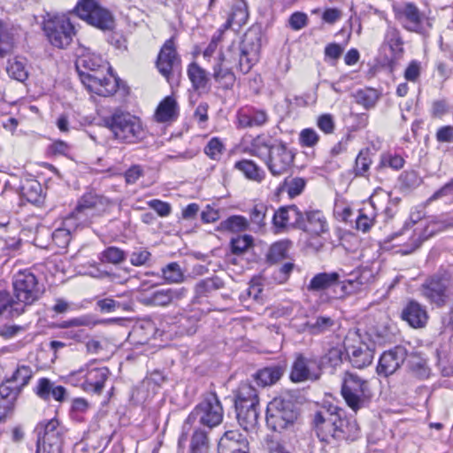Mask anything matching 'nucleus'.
<instances>
[{
	"mask_svg": "<svg viewBox=\"0 0 453 453\" xmlns=\"http://www.w3.org/2000/svg\"><path fill=\"white\" fill-rule=\"evenodd\" d=\"M75 66L81 82L91 93L110 96L117 91L118 81L109 73L108 63L90 49H80Z\"/></svg>",
	"mask_w": 453,
	"mask_h": 453,
	"instance_id": "f257e3e1",
	"label": "nucleus"
},
{
	"mask_svg": "<svg viewBox=\"0 0 453 453\" xmlns=\"http://www.w3.org/2000/svg\"><path fill=\"white\" fill-rule=\"evenodd\" d=\"M315 432L321 441H355L359 426L355 419L348 418L345 411L336 405L317 411L313 417Z\"/></svg>",
	"mask_w": 453,
	"mask_h": 453,
	"instance_id": "f03ea898",
	"label": "nucleus"
},
{
	"mask_svg": "<svg viewBox=\"0 0 453 453\" xmlns=\"http://www.w3.org/2000/svg\"><path fill=\"white\" fill-rule=\"evenodd\" d=\"M104 125L117 140L126 143H136L146 137L141 119L127 111L116 110L104 118Z\"/></svg>",
	"mask_w": 453,
	"mask_h": 453,
	"instance_id": "7ed1b4c3",
	"label": "nucleus"
},
{
	"mask_svg": "<svg viewBox=\"0 0 453 453\" xmlns=\"http://www.w3.org/2000/svg\"><path fill=\"white\" fill-rule=\"evenodd\" d=\"M299 417L298 408L290 395L273 398L267 406L266 425L274 432L292 430Z\"/></svg>",
	"mask_w": 453,
	"mask_h": 453,
	"instance_id": "20e7f679",
	"label": "nucleus"
},
{
	"mask_svg": "<svg viewBox=\"0 0 453 453\" xmlns=\"http://www.w3.org/2000/svg\"><path fill=\"white\" fill-rule=\"evenodd\" d=\"M259 399L257 389L249 382H242L234 391V408L236 418L241 426L247 431L254 426L258 419Z\"/></svg>",
	"mask_w": 453,
	"mask_h": 453,
	"instance_id": "39448f33",
	"label": "nucleus"
},
{
	"mask_svg": "<svg viewBox=\"0 0 453 453\" xmlns=\"http://www.w3.org/2000/svg\"><path fill=\"white\" fill-rule=\"evenodd\" d=\"M341 394L354 412L368 407L372 396L368 380L350 372L344 373Z\"/></svg>",
	"mask_w": 453,
	"mask_h": 453,
	"instance_id": "423d86ee",
	"label": "nucleus"
},
{
	"mask_svg": "<svg viewBox=\"0 0 453 453\" xmlns=\"http://www.w3.org/2000/svg\"><path fill=\"white\" fill-rule=\"evenodd\" d=\"M451 287V275L447 272H438L424 280L419 287V292L430 304L442 308L450 299Z\"/></svg>",
	"mask_w": 453,
	"mask_h": 453,
	"instance_id": "0eeeda50",
	"label": "nucleus"
},
{
	"mask_svg": "<svg viewBox=\"0 0 453 453\" xmlns=\"http://www.w3.org/2000/svg\"><path fill=\"white\" fill-rule=\"evenodd\" d=\"M394 12L395 19L405 30L424 37L429 36L433 26L431 19L421 12L415 4L403 2L394 7Z\"/></svg>",
	"mask_w": 453,
	"mask_h": 453,
	"instance_id": "6e6552de",
	"label": "nucleus"
},
{
	"mask_svg": "<svg viewBox=\"0 0 453 453\" xmlns=\"http://www.w3.org/2000/svg\"><path fill=\"white\" fill-rule=\"evenodd\" d=\"M74 13L88 24L102 31H112L115 27L112 13L102 6L98 0H79L74 8Z\"/></svg>",
	"mask_w": 453,
	"mask_h": 453,
	"instance_id": "1a4fd4ad",
	"label": "nucleus"
},
{
	"mask_svg": "<svg viewBox=\"0 0 453 453\" xmlns=\"http://www.w3.org/2000/svg\"><path fill=\"white\" fill-rule=\"evenodd\" d=\"M319 357L311 353H296L289 379L294 383L316 381L321 377Z\"/></svg>",
	"mask_w": 453,
	"mask_h": 453,
	"instance_id": "9d476101",
	"label": "nucleus"
},
{
	"mask_svg": "<svg viewBox=\"0 0 453 453\" xmlns=\"http://www.w3.org/2000/svg\"><path fill=\"white\" fill-rule=\"evenodd\" d=\"M196 419L209 427L216 426L221 423L223 420V407L216 394L211 393L206 396L188 415L187 421L191 423Z\"/></svg>",
	"mask_w": 453,
	"mask_h": 453,
	"instance_id": "9b49d317",
	"label": "nucleus"
},
{
	"mask_svg": "<svg viewBox=\"0 0 453 453\" xmlns=\"http://www.w3.org/2000/svg\"><path fill=\"white\" fill-rule=\"evenodd\" d=\"M261 39L257 28H250L239 42V69L248 73L258 59Z\"/></svg>",
	"mask_w": 453,
	"mask_h": 453,
	"instance_id": "f8f14e48",
	"label": "nucleus"
},
{
	"mask_svg": "<svg viewBox=\"0 0 453 453\" xmlns=\"http://www.w3.org/2000/svg\"><path fill=\"white\" fill-rule=\"evenodd\" d=\"M14 296L18 303L24 307L38 300L42 291L38 287L36 277L30 272H19L13 280Z\"/></svg>",
	"mask_w": 453,
	"mask_h": 453,
	"instance_id": "ddd939ff",
	"label": "nucleus"
},
{
	"mask_svg": "<svg viewBox=\"0 0 453 453\" xmlns=\"http://www.w3.org/2000/svg\"><path fill=\"white\" fill-rule=\"evenodd\" d=\"M43 30L50 42L58 48L68 46L74 35V27L65 17H55L44 22Z\"/></svg>",
	"mask_w": 453,
	"mask_h": 453,
	"instance_id": "4468645a",
	"label": "nucleus"
},
{
	"mask_svg": "<svg viewBox=\"0 0 453 453\" xmlns=\"http://www.w3.org/2000/svg\"><path fill=\"white\" fill-rule=\"evenodd\" d=\"M389 193L382 188L375 189L371 196L369 203L359 210L358 217L356 220L357 229L365 233L374 225L376 216L382 208L383 203L388 202Z\"/></svg>",
	"mask_w": 453,
	"mask_h": 453,
	"instance_id": "2eb2a0df",
	"label": "nucleus"
},
{
	"mask_svg": "<svg viewBox=\"0 0 453 453\" xmlns=\"http://www.w3.org/2000/svg\"><path fill=\"white\" fill-rule=\"evenodd\" d=\"M294 158V151L280 140L273 146V150L266 158V165L273 176H280L291 169Z\"/></svg>",
	"mask_w": 453,
	"mask_h": 453,
	"instance_id": "dca6fc26",
	"label": "nucleus"
},
{
	"mask_svg": "<svg viewBox=\"0 0 453 453\" xmlns=\"http://www.w3.org/2000/svg\"><path fill=\"white\" fill-rule=\"evenodd\" d=\"M108 206V199L96 193L88 192L79 199L70 216L78 220H83L88 216L100 215L106 211Z\"/></svg>",
	"mask_w": 453,
	"mask_h": 453,
	"instance_id": "f3484780",
	"label": "nucleus"
},
{
	"mask_svg": "<svg viewBox=\"0 0 453 453\" xmlns=\"http://www.w3.org/2000/svg\"><path fill=\"white\" fill-rule=\"evenodd\" d=\"M36 431L38 433L37 449L35 453H39L41 446L44 448L48 445L50 449H56L60 450L64 441V427L59 425L56 418H52L46 423H41L37 426Z\"/></svg>",
	"mask_w": 453,
	"mask_h": 453,
	"instance_id": "a211bd4d",
	"label": "nucleus"
},
{
	"mask_svg": "<svg viewBox=\"0 0 453 453\" xmlns=\"http://www.w3.org/2000/svg\"><path fill=\"white\" fill-rule=\"evenodd\" d=\"M273 225L277 232H282L288 227H304V216L296 205L280 207L274 211Z\"/></svg>",
	"mask_w": 453,
	"mask_h": 453,
	"instance_id": "6ab92c4d",
	"label": "nucleus"
},
{
	"mask_svg": "<svg viewBox=\"0 0 453 453\" xmlns=\"http://www.w3.org/2000/svg\"><path fill=\"white\" fill-rule=\"evenodd\" d=\"M407 358V350L403 346L385 351L380 357L377 372L388 377L393 374Z\"/></svg>",
	"mask_w": 453,
	"mask_h": 453,
	"instance_id": "aec40b11",
	"label": "nucleus"
},
{
	"mask_svg": "<svg viewBox=\"0 0 453 453\" xmlns=\"http://www.w3.org/2000/svg\"><path fill=\"white\" fill-rule=\"evenodd\" d=\"M180 64V58L176 52L173 38L165 41L162 46L156 62L158 72L169 80L174 67Z\"/></svg>",
	"mask_w": 453,
	"mask_h": 453,
	"instance_id": "412c9836",
	"label": "nucleus"
},
{
	"mask_svg": "<svg viewBox=\"0 0 453 453\" xmlns=\"http://www.w3.org/2000/svg\"><path fill=\"white\" fill-rule=\"evenodd\" d=\"M187 295V289L179 288H161L155 290L150 296L144 298L146 305L167 306L170 303L184 298Z\"/></svg>",
	"mask_w": 453,
	"mask_h": 453,
	"instance_id": "4be33fe9",
	"label": "nucleus"
},
{
	"mask_svg": "<svg viewBox=\"0 0 453 453\" xmlns=\"http://www.w3.org/2000/svg\"><path fill=\"white\" fill-rule=\"evenodd\" d=\"M374 280V274L369 267H360L351 272L347 279L342 281L345 292L351 293L361 290L371 284Z\"/></svg>",
	"mask_w": 453,
	"mask_h": 453,
	"instance_id": "5701e85b",
	"label": "nucleus"
},
{
	"mask_svg": "<svg viewBox=\"0 0 453 453\" xmlns=\"http://www.w3.org/2000/svg\"><path fill=\"white\" fill-rule=\"evenodd\" d=\"M402 319L414 328L424 327L428 315L426 307L415 300L408 302L402 311Z\"/></svg>",
	"mask_w": 453,
	"mask_h": 453,
	"instance_id": "b1692460",
	"label": "nucleus"
},
{
	"mask_svg": "<svg viewBox=\"0 0 453 453\" xmlns=\"http://www.w3.org/2000/svg\"><path fill=\"white\" fill-rule=\"evenodd\" d=\"M285 372V364L273 365L257 370L253 374V379L262 388L271 387L281 379Z\"/></svg>",
	"mask_w": 453,
	"mask_h": 453,
	"instance_id": "393cba45",
	"label": "nucleus"
},
{
	"mask_svg": "<svg viewBox=\"0 0 453 453\" xmlns=\"http://www.w3.org/2000/svg\"><path fill=\"white\" fill-rule=\"evenodd\" d=\"M109 375L110 371L107 367L88 369L82 384L83 389L88 392L101 394Z\"/></svg>",
	"mask_w": 453,
	"mask_h": 453,
	"instance_id": "a878e982",
	"label": "nucleus"
},
{
	"mask_svg": "<svg viewBox=\"0 0 453 453\" xmlns=\"http://www.w3.org/2000/svg\"><path fill=\"white\" fill-rule=\"evenodd\" d=\"M300 229L311 234L320 235L328 231L329 226L323 211L309 210L305 212L304 227H300Z\"/></svg>",
	"mask_w": 453,
	"mask_h": 453,
	"instance_id": "bb28decb",
	"label": "nucleus"
},
{
	"mask_svg": "<svg viewBox=\"0 0 453 453\" xmlns=\"http://www.w3.org/2000/svg\"><path fill=\"white\" fill-rule=\"evenodd\" d=\"M268 120L265 111L256 108L242 109L237 113V122L240 127H261Z\"/></svg>",
	"mask_w": 453,
	"mask_h": 453,
	"instance_id": "cd10ccee",
	"label": "nucleus"
},
{
	"mask_svg": "<svg viewBox=\"0 0 453 453\" xmlns=\"http://www.w3.org/2000/svg\"><path fill=\"white\" fill-rule=\"evenodd\" d=\"M35 394L43 400L53 398L58 402H63L66 396V390L62 386H56L47 378L39 380L35 389Z\"/></svg>",
	"mask_w": 453,
	"mask_h": 453,
	"instance_id": "c85d7f7f",
	"label": "nucleus"
},
{
	"mask_svg": "<svg viewBox=\"0 0 453 453\" xmlns=\"http://www.w3.org/2000/svg\"><path fill=\"white\" fill-rule=\"evenodd\" d=\"M249 19L248 6L244 0H236L228 13V30L236 33Z\"/></svg>",
	"mask_w": 453,
	"mask_h": 453,
	"instance_id": "c756f323",
	"label": "nucleus"
},
{
	"mask_svg": "<svg viewBox=\"0 0 453 453\" xmlns=\"http://www.w3.org/2000/svg\"><path fill=\"white\" fill-rule=\"evenodd\" d=\"M373 350L366 345L352 346L348 349V357L351 365L363 369L370 365L373 359Z\"/></svg>",
	"mask_w": 453,
	"mask_h": 453,
	"instance_id": "7c9ffc66",
	"label": "nucleus"
},
{
	"mask_svg": "<svg viewBox=\"0 0 453 453\" xmlns=\"http://www.w3.org/2000/svg\"><path fill=\"white\" fill-rule=\"evenodd\" d=\"M177 115L178 105L176 100L173 96H166L158 104L154 117L157 122L165 123L175 119Z\"/></svg>",
	"mask_w": 453,
	"mask_h": 453,
	"instance_id": "2f4dec72",
	"label": "nucleus"
},
{
	"mask_svg": "<svg viewBox=\"0 0 453 453\" xmlns=\"http://www.w3.org/2000/svg\"><path fill=\"white\" fill-rule=\"evenodd\" d=\"M340 275L337 273H320L316 274L310 281V291L326 290L339 281Z\"/></svg>",
	"mask_w": 453,
	"mask_h": 453,
	"instance_id": "473e14b6",
	"label": "nucleus"
},
{
	"mask_svg": "<svg viewBox=\"0 0 453 453\" xmlns=\"http://www.w3.org/2000/svg\"><path fill=\"white\" fill-rule=\"evenodd\" d=\"M334 325V321L330 317L319 316L303 323L302 331L311 334H319L330 330Z\"/></svg>",
	"mask_w": 453,
	"mask_h": 453,
	"instance_id": "72a5a7b5",
	"label": "nucleus"
},
{
	"mask_svg": "<svg viewBox=\"0 0 453 453\" xmlns=\"http://www.w3.org/2000/svg\"><path fill=\"white\" fill-rule=\"evenodd\" d=\"M234 168L242 172L247 179L253 181L261 182L265 177V172L251 160L237 161Z\"/></svg>",
	"mask_w": 453,
	"mask_h": 453,
	"instance_id": "f704fd0d",
	"label": "nucleus"
},
{
	"mask_svg": "<svg viewBox=\"0 0 453 453\" xmlns=\"http://www.w3.org/2000/svg\"><path fill=\"white\" fill-rule=\"evenodd\" d=\"M280 140L274 139L267 135H257L251 143V150L254 155L259 157L267 158L273 146L277 143Z\"/></svg>",
	"mask_w": 453,
	"mask_h": 453,
	"instance_id": "c9c22d12",
	"label": "nucleus"
},
{
	"mask_svg": "<svg viewBox=\"0 0 453 453\" xmlns=\"http://www.w3.org/2000/svg\"><path fill=\"white\" fill-rule=\"evenodd\" d=\"M228 451L230 453H250L246 434L228 430Z\"/></svg>",
	"mask_w": 453,
	"mask_h": 453,
	"instance_id": "e433bc0d",
	"label": "nucleus"
},
{
	"mask_svg": "<svg viewBox=\"0 0 453 453\" xmlns=\"http://www.w3.org/2000/svg\"><path fill=\"white\" fill-rule=\"evenodd\" d=\"M384 42L388 45L395 56H401L403 53L404 42L397 28L388 27L385 34Z\"/></svg>",
	"mask_w": 453,
	"mask_h": 453,
	"instance_id": "4c0bfd02",
	"label": "nucleus"
},
{
	"mask_svg": "<svg viewBox=\"0 0 453 453\" xmlns=\"http://www.w3.org/2000/svg\"><path fill=\"white\" fill-rule=\"evenodd\" d=\"M254 238L250 234H239L230 239V249L234 255H242L253 246Z\"/></svg>",
	"mask_w": 453,
	"mask_h": 453,
	"instance_id": "58836bf2",
	"label": "nucleus"
},
{
	"mask_svg": "<svg viewBox=\"0 0 453 453\" xmlns=\"http://www.w3.org/2000/svg\"><path fill=\"white\" fill-rule=\"evenodd\" d=\"M188 75L195 89L205 88L208 81L207 73L196 63L188 65Z\"/></svg>",
	"mask_w": 453,
	"mask_h": 453,
	"instance_id": "ea45409f",
	"label": "nucleus"
},
{
	"mask_svg": "<svg viewBox=\"0 0 453 453\" xmlns=\"http://www.w3.org/2000/svg\"><path fill=\"white\" fill-rule=\"evenodd\" d=\"M209 448L207 434L202 430H196L191 437L190 453H208Z\"/></svg>",
	"mask_w": 453,
	"mask_h": 453,
	"instance_id": "a19ab883",
	"label": "nucleus"
},
{
	"mask_svg": "<svg viewBox=\"0 0 453 453\" xmlns=\"http://www.w3.org/2000/svg\"><path fill=\"white\" fill-rule=\"evenodd\" d=\"M356 102L363 105L365 109L372 108L379 99V93L373 88H364L357 90L355 95Z\"/></svg>",
	"mask_w": 453,
	"mask_h": 453,
	"instance_id": "79ce46f5",
	"label": "nucleus"
},
{
	"mask_svg": "<svg viewBox=\"0 0 453 453\" xmlns=\"http://www.w3.org/2000/svg\"><path fill=\"white\" fill-rule=\"evenodd\" d=\"M372 160L369 149H363L359 151L355 160L354 173L356 176H365L368 173Z\"/></svg>",
	"mask_w": 453,
	"mask_h": 453,
	"instance_id": "37998d69",
	"label": "nucleus"
},
{
	"mask_svg": "<svg viewBox=\"0 0 453 453\" xmlns=\"http://www.w3.org/2000/svg\"><path fill=\"white\" fill-rule=\"evenodd\" d=\"M410 370L418 378L426 379L429 376L430 370L426 361L418 355H411L408 359Z\"/></svg>",
	"mask_w": 453,
	"mask_h": 453,
	"instance_id": "c03bdc74",
	"label": "nucleus"
},
{
	"mask_svg": "<svg viewBox=\"0 0 453 453\" xmlns=\"http://www.w3.org/2000/svg\"><path fill=\"white\" fill-rule=\"evenodd\" d=\"M10 308L12 316H19L24 312V305H20L18 302L12 300L6 291L0 292V315Z\"/></svg>",
	"mask_w": 453,
	"mask_h": 453,
	"instance_id": "a18cd8bd",
	"label": "nucleus"
},
{
	"mask_svg": "<svg viewBox=\"0 0 453 453\" xmlns=\"http://www.w3.org/2000/svg\"><path fill=\"white\" fill-rule=\"evenodd\" d=\"M7 73L12 78L19 81H24L28 75L24 62L18 58L8 61Z\"/></svg>",
	"mask_w": 453,
	"mask_h": 453,
	"instance_id": "49530a36",
	"label": "nucleus"
},
{
	"mask_svg": "<svg viewBox=\"0 0 453 453\" xmlns=\"http://www.w3.org/2000/svg\"><path fill=\"white\" fill-rule=\"evenodd\" d=\"M126 257L127 255L124 250L118 247L111 246L101 253L100 260L105 263L119 265L125 261Z\"/></svg>",
	"mask_w": 453,
	"mask_h": 453,
	"instance_id": "de8ad7c7",
	"label": "nucleus"
},
{
	"mask_svg": "<svg viewBox=\"0 0 453 453\" xmlns=\"http://www.w3.org/2000/svg\"><path fill=\"white\" fill-rule=\"evenodd\" d=\"M305 185V180L301 177L286 178L283 182V187L291 198L299 196L304 189Z\"/></svg>",
	"mask_w": 453,
	"mask_h": 453,
	"instance_id": "09e8293b",
	"label": "nucleus"
},
{
	"mask_svg": "<svg viewBox=\"0 0 453 453\" xmlns=\"http://www.w3.org/2000/svg\"><path fill=\"white\" fill-rule=\"evenodd\" d=\"M164 279L168 283H180L183 280L184 275L180 265L173 262L162 268Z\"/></svg>",
	"mask_w": 453,
	"mask_h": 453,
	"instance_id": "8fccbe9b",
	"label": "nucleus"
},
{
	"mask_svg": "<svg viewBox=\"0 0 453 453\" xmlns=\"http://www.w3.org/2000/svg\"><path fill=\"white\" fill-rule=\"evenodd\" d=\"M32 378V371L28 366L21 365L17 368L13 374L9 378V381L13 382L17 386H20L22 389L28 384Z\"/></svg>",
	"mask_w": 453,
	"mask_h": 453,
	"instance_id": "3c124183",
	"label": "nucleus"
},
{
	"mask_svg": "<svg viewBox=\"0 0 453 453\" xmlns=\"http://www.w3.org/2000/svg\"><path fill=\"white\" fill-rule=\"evenodd\" d=\"M250 220L242 215L228 216V232L243 233L250 228Z\"/></svg>",
	"mask_w": 453,
	"mask_h": 453,
	"instance_id": "603ef678",
	"label": "nucleus"
},
{
	"mask_svg": "<svg viewBox=\"0 0 453 453\" xmlns=\"http://www.w3.org/2000/svg\"><path fill=\"white\" fill-rule=\"evenodd\" d=\"M403 165L404 159L401 156L387 153L381 155L380 164L376 169L380 170L385 167H391L395 170H399Z\"/></svg>",
	"mask_w": 453,
	"mask_h": 453,
	"instance_id": "864d4df0",
	"label": "nucleus"
},
{
	"mask_svg": "<svg viewBox=\"0 0 453 453\" xmlns=\"http://www.w3.org/2000/svg\"><path fill=\"white\" fill-rule=\"evenodd\" d=\"M288 245L285 242L273 243L267 254V260L271 263H277L287 256Z\"/></svg>",
	"mask_w": 453,
	"mask_h": 453,
	"instance_id": "5fc2aeb1",
	"label": "nucleus"
},
{
	"mask_svg": "<svg viewBox=\"0 0 453 453\" xmlns=\"http://www.w3.org/2000/svg\"><path fill=\"white\" fill-rule=\"evenodd\" d=\"M20 386L9 381V378L3 381L0 385V395L2 398L15 400L20 393Z\"/></svg>",
	"mask_w": 453,
	"mask_h": 453,
	"instance_id": "6e6d98bb",
	"label": "nucleus"
},
{
	"mask_svg": "<svg viewBox=\"0 0 453 453\" xmlns=\"http://www.w3.org/2000/svg\"><path fill=\"white\" fill-rule=\"evenodd\" d=\"M23 196L30 203L39 201L42 192L41 185L36 181H31L22 188Z\"/></svg>",
	"mask_w": 453,
	"mask_h": 453,
	"instance_id": "4d7b16f0",
	"label": "nucleus"
},
{
	"mask_svg": "<svg viewBox=\"0 0 453 453\" xmlns=\"http://www.w3.org/2000/svg\"><path fill=\"white\" fill-rule=\"evenodd\" d=\"M266 211L267 206L265 203L255 204L250 212V221L260 227L264 226Z\"/></svg>",
	"mask_w": 453,
	"mask_h": 453,
	"instance_id": "13d9d810",
	"label": "nucleus"
},
{
	"mask_svg": "<svg viewBox=\"0 0 453 453\" xmlns=\"http://www.w3.org/2000/svg\"><path fill=\"white\" fill-rule=\"evenodd\" d=\"M219 286L213 279H206L200 280L195 287L196 297L206 296L211 290L218 289Z\"/></svg>",
	"mask_w": 453,
	"mask_h": 453,
	"instance_id": "bf43d9fd",
	"label": "nucleus"
},
{
	"mask_svg": "<svg viewBox=\"0 0 453 453\" xmlns=\"http://www.w3.org/2000/svg\"><path fill=\"white\" fill-rule=\"evenodd\" d=\"M342 352L338 348H332L328 350V352L324 355L319 361L321 362V366L327 364L331 366H337L342 363Z\"/></svg>",
	"mask_w": 453,
	"mask_h": 453,
	"instance_id": "052dcab7",
	"label": "nucleus"
},
{
	"mask_svg": "<svg viewBox=\"0 0 453 453\" xmlns=\"http://www.w3.org/2000/svg\"><path fill=\"white\" fill-rule=\"evenodd\" d=\"M224 149L223 143L218 138H212L204 148V152L211 159H219Z\"/></svg>",
	"mask_w": 453,
	"mask_h": 453,
	"instance_id": "680f3d73",
	"label": "nucleus"
},
{
	"mask_svg": "<svg viewBox=\"0 0 453 453\" xmlns=\"http://www.w3.org/2000/svg\"><path fill=\"white\" fill-rule=\"evenodd\" d=\"M299 140L302 146L313 147L318 143L319 136L314 129L305 128L301 131Z\"/></svg>",
	"mask_w": 453,
	"mask_h": 453,
	"instance_id": "e2e57ef3",
	"label": "nucleus"
},
{
	"mask_svg": "<svg viewBox=\"0 0 453 453\" xmlns=\"http://www.w3.org/2000/svg\"><path fill=\"white\" fill-rule=\"evenodd\" d=\"M308 16L304 12H296L288 19V24L293 30H300L307 26Z\"/></svg>",
	"mask_w": 453,
	"mask_h": 453,
	"instance_id": "0e129e2a",
	"label": "nucleus"
},
{
	"mask_svg": "<svg viewBox=\"0 0 453 453\" xmlns=\"http://www.w3.org/2000/svg\"><path fill=\"white\" fill-rule=\"evenodd\" d=\"M150 252L143 250L138 249L132 252L130 255V263L134 266H141L147 263V261L150 258Z\"/></svg>",
	"mask_w": 453,
	"mask_h": 453,
	"instance_id": "69168bd1",
	"label": "nucleus"
},
{
	"mask_svg": "<svg viewBox=\"0 0 453 453\" xmlns=\"http://www.w3.org/2000/svg\"><path fill=\"white\" fill-rule=\"evenodd\" d=\"M453 195V178L436 190L427 200L428 203Z\"/></svg>",
	"mask_w": 453,
	"mask_h": 453,
	"instance_id": "338daca9",
	"label": "nucleus"
},
{
	"mask_svg": "<svg viewBox=\"0 0 453 453\" xmlns=\"http://www.w3.org/2000/svg\"><path fill=\"white\" fill-rule=\"evenodd\" d=\"M435 137L439 142H453V126L440 127L435 134Z\"/></svg>",
	"mask_w": 453,
	"mask_h": 453,
	"instance_id": "774afa93",
	"label": "nucleus"
}]
</instances>
